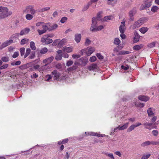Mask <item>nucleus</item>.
I'll return each instance as SVG.
<instances>
[{
    "mask_svg": "<svg viewBox=\"0 0 159 159\" xmlns=\"http://www.w3.org/2000/svg\"><path fill=\"white\" fill-rule=\"evenodd\" d=\"M96 56L99 59L102 60L103 58V57L102 56L100 53H97L96 54Z\"/></svg>",
    "mask_w": 159,
    "mask_h": 159,
    "instance_id": "obj_52",
    "label": "nucleus"
},
{
    "mask_svg": "<svg viewBox=\"0 0 159 159\" xmlns=\"http://www.w3.org/2000/svg\"><path fill=\"white\" fill-rule=\"evenodd\" d=\"M151 143L153 145H159V140L157 141H151Z\"/></svg>",
    "mask_w": 159,
    "mask_h": 159,
    "instance_id": "obj_51",
    "label": "nucleus"
},
{
    "mask_svg": "<svg viewBox=\"0 0 159 159\" xmlns=\"http://www.w3.org/2000/svg\"><path fill=\"white\" fill-rule=\"evenodd\" d=\"M147 112L148 115L149 116H151L152 115H153L154 113L152 111V109L151 108H149L147 110Z\"/></svg>",
    "mask_w": 159,
    "mask_h": 159,
    "instance_id": "obj_31",
    "label": "nucleus"
},
{
    "mask_svg": "<svg viewBox=\"0 0 159 159\" xmlns=\"http://www.w3.org/2000/svg\"><path fill=\"white\" fill-rule=\"evenodd\" d=\"M113 43L116 45H119L120 43V41L118 38H116L115 39Z\"/></svg>",
    "mask_w": 159,
    "mask_h": 159,
    "instance_id": "obj_33",
    "label": "nucleus"
},
{
    "mask_svg": "<svg viewBox=\"0 0 159 159\" xmlns=\"http://www.w3.org/2000/svg\"><path fill=\"white\" fill-rule=\"evenodd\" d=\"M73 63L72 61L71 60L68 61L66 63V66H71Z\"/></svg>",
    "mask_w": 159,
    "mask_h": 159,
    "instance_id": "obj_49",
    "label": "nucleus"
},
{
    "mask_svg": "<svg viewBox=\"0 0 159 159\" xmlns=\"http://www.w3.org/2000/svg\"><path fill=\"white\" fill-rule=\"evenodd\" d=\"M45 78H47L46 80V81H48L52 78V76L50 75H46Z\"/></svg>",
    "mask_w": 159,
    "mask_h": 159,
    "instance_id": "obj_62",
    "label": "nucleus"
},
{
    "mask_svg": "<svg viewBox=\"0 0 159 159\" xmlns=\"http://www.w3.org/2000/svg\"><path fill=\"white\" fill-rule=\"evenodd\" d=\"M41 41L46 44H49L52 43L53 41L52 39L48 38L46 37V36H44L43 38H41Z\"/></svg>",
    "mask_w": 159,
    "mask_h": 159,
    "instance_id": "obj_6",
    "label": "nucleus"
},
{
    "mask_svg": "<svg viewBox=\"0 0 159 159\" xmlns=\"http://www.w3.org/2000/svg\"><path fill=\"white\" fill-rule=\"evenodd\" d=\"M62 58V55L61 54H58L56 56L55 59L59 61L61 60Z\"/></svg>",
    "mask_w": 159,
    "mask_h": 159,
    "instance_id": "obj_47",
    "label": "nucleus"
},
{
    "mask_svg": "<svg viewBox=\"0 0 159 159\" xmlns=\"http://www.w3.org/2000/svg\"><path fill=\"white\" fill-rule=\"evenodd\" d=\"M86 52H87V49H84L80 51V53L81 55L82 56L84 53H85L86 54Z\"/></svg>",
    "mask_w": 159,
    "mask_h": 159,
    "instance_id": "obj_48",
    "label": "nucleus"
},
{
    "mask_svg": "<svg viewBox=\"0 0 159 159\" xmlns=\"http://www.w3.org/2000/svg\"><path fill=\"white\" fill-rule=\"evenodd\" d=\"M138 98L139 100L143 101L146 102L149 100V98L148 97L142 95L139 96Z\"/></svg>",
    "mask_w": 159,
    "mask_h": 159,
    "instance_id": "obj_16",
    "label": "nucleus"
},
{
    "mask_svg": "<svg viewBox=\"0 0 159 159\" xmlns=\"http://www.w3.org/2000/svg\"><path fill=\"white\" fill-rule=\"evenodd\" d=\"M8 11V9L6 7H0V12L1 13H6Z\"/></svg>",
    "mask_w": 159,
    "mask_h": 159,
    "instance_id": "obj_23",
    "label": "nucleus"
},
{
    "mask_svg": "<svg viewBox=\"0 0 159 159\" xmlns=\"http://www.w3.org/2000/svg\"><path fill=\"white\" fill-rule=\"evenodd\" d=\"M53 59L54 57L52 56L43 60V62L44 64H47L50 65V63L52 62Z\"/></svg>",
    "mask_w": 159,
    "mask_h": 159,
    "instance_id": "obj_10",
    "label": "nucleus"
},
{
    "mask_svg": "<svg viewBox=\"0 0 159 159\" xmlns=\"http://www.w3.org/2000/svg\"><path fill=\"white\" fill-rule=\"evenodd\" d=\"M135 128V126L134 125H131L127 129V132H129L132 130H133Z\"/></svg>",
    "mask_w": 159,
    "mask_h": 159,
    "instance_id": "obj_37",
    "label": "nucleus"
},
{
    "mask_svg": "<svg viewBox=\"0 0 159 159\" xmlns=\"http://www.w3.org/2000/svg\"><path fill=\"white\" fill-rule=\"evenodd\" d=\"M50 9V7H46L41 9L39 11L40 12H44L49 10Z\"/></svg>",
    "mask_w": 159,
    "mask_h": 159,
    "instance_id": "obj_40",
    "label": "nucleus"
},
{
    "mask_svg": "<svg viewBox=\"0 0 159 159\" xmlns=\"http://www.w3.org/2000/svg\"><path fill=\"white\" fill-rule=\"evenodd\" d=\"M129 123V122L127 123L124 124L123 125L121 126H120V125L119 130H124V129H126L128 127V125Z\"/></svg>",
    "mask_w": 159,
    "mask_h": 159,
    "instance_id": "obj_26",
    "label": "nucleus"
},
{
    "mask_svg": "<svg viewBox=\"0 0 159 159\" xmlns=\"http://www.w3.org/2000/svg\"><path fill=\"white\" fill-rule=\"evenodd\" d=\"M63 51L67 52H70L73 51V48L70 47H64L63 48Z\"/></svg>",
    "mask_w": 159,
    "mask_h": 159,
    "instance_id": "obj_21",
    "label": "nucleus"
},
{
    "mask_svg": "<svg viewBox=\"0 0 159 159\" xmlns=\"http://www.w3.org/2000/svg\"><path fill=\"white\" fill-rule=\"evenodd\" d=\"M148 30V28L147 27H142L139 30L140 32L143 33H145Z\"/></svg>",
    "mask_w": 159,
    "mask_h": 159,
    "instance_id": "obj_30",
    "label": "nucleus"
},
{
    "mask_svg": "<svg viewBox=\"0 0 159 159\" xmlns=\"http://www.w3.org/2000/svg\"><path fill=\"white\" fill-rule=\"evenodd\" d=\"M67 42L66 39H63L59 42L58 44V47L61 48L63 47V46Z\"/></svg>",
    "mask_w": 159,
    "mask_h": 159,
    "instance_id": "obj_13",
    "label": "nucleus"
},
{
    "mask_svg": "<svg viewBox=\"0 0 159 159\" xmlns=\"http://www.w3.org/2000/svg\"><path fill=\"white\" fill-rule=\"evenodd\" d=\"M88 62V60L85 57H83L78 59L75 60L74 62L75 65L81 67L85 66Z\"/></svg>",
    "mask_w": 159,
    "mask_h": 159,
    "instance_id": "obj_1",
    "label": "nucleus"
},
{
    "mask_svg": "<svg viewBox=\"0 0 159 159\" xmlns=\"http://www.w3.org/2000/svg\"><path fill=\"white\" fill-rule=\"evenodd\" d=\"M134 42H137L139 40L140 36L136 31L134 33Z\"/></svg>",
    "mask_w": 159,
    "mask_h": 159,
    "instance_id": "obj_18",
    "label": "nucleus"
},
{
    "mask_svg": "<svg viewBox=\"0 0 159 159\" xmlns=\"http://www.w3.org/2000/svg\"><path fill=\"white\" fill-rule=\"evenodd\" d=\"M106 155L107 156H108V157H110L112 159H114V157H113V155L112 153H109V154H107L105 153Z\"/></svg>",
    "mask_w": 159,
    "mask_h": 159,
    "instance_id": "obj_64",
    "label": "nucleus"
},
{
    "mask_svg": "<svg viewBox=\"0 0 159 159\" xmlns=\"http://www.w3.org/2000/svg\"><path fill=\"white\" fill-rule=\"evenodd\" d=\"M151 144V141H147L144 142L141 144V146L142 147H145Z\"/></svg>",
    "mask_w": 159,
    "mask_h": 159,
    "instance_id": "obj_27",
    "label": "nucleus"
},
{
    "mask_svg": "<svg viewBox=\"0 0 159 159\" xmlns=\"http://www.w3.org/2000/svg\"><path fill=\"white\" fill-rule=\"evenodd\" d=\"M67 18L66 17H63L61 19L60 22L61 23H64L67 20Z\"/></svg>",
    "mask_w": 159,
    "mask_h": 159,
    "instance_id": "obj_57",
    "label": "nucleus"
},
{
    "mask_svg": "<svg viewBox=\"0 0 159 159\" xmlns=\"http://www.w3.org/2000/svg\"><path fill=\"white\" fill-rule=\"evenodd\" d=\"M49 23H47L45 24L44 23L42 25V28L43 30L46 32L48 30L49 31Z\"/></svg>",
    "mask_w": 159,
    "mask_h": 159,
    "instance_id": "obj_17",
    "label": "nucleus"
},
{
    "mask_svg": "<svg viewBox=\"0 0 159 159\" xmlns=\"http://www.w3.org/2000/svg\"><path fill=\"white\" fill-rule=\"evenodd\" d=\"M96 60V57L95 56H93L91 57L89 59V61L91 62H94Z\"/></svg>",
    "mask_w": 159,
    "mask_h": 159,
    "instance_id": "obj_50",
    "label": "nucleus"
},
{
    "mask_svg": "<svg viewBox=\"0 0 159 159\" xmlns=\"http://www.w3.org/2000/svg\"><path fill=\"white\" fill-rule=\"evenodd\" d=\"M20 50L21 56H23L25 54V48H21Z\"/></svg>",
    "mask_w": 159,
    "mask_h": 159,
    "instance_id": "obj_43",
    "label": "nucleus"
},
{
    "mask_svg": "<svg viewBox=\"0 0 159 159\" xmlns=\"http://www.w3.org/2000/svg\"><path fill=\"white\" fill-rule=\"evenodd\" d=\"M136 12V8L135 7H134L129 11V20L130 21H133L134 20V16Z\"/></svg>",
    "mask_w": 159,
    "mask_h": 159,
    "instance_id": "obj_5",
    "label": "nucleus"
},
{
    "mask_svg": "<svg viewBox=\"0 0 159 159\" xmlns=\"http://www.w3.org/2000/svg\"><path fill=\"white\" fill-rule=\"evenodd\" d=\"M150 154H148L146 155H143L141 158V159H147L150 157Z\"/></svg>",
    "mask_w": 159,
    "mask_h": 159,
    "instance_id": "obj_44",
    "label": "nucleus"
},
{
    "mask_svg": "<svg viewBox=\"0 0 159 159\" xmlns=\"http://www.w3.org/2000/svg\"><path fill=\"white\" fill-rule=\"evenodd\" d=\"M2 61H3L4 62H7L9 60V57L7 56L3 57L1 58V60Z\"/></svg>",
    "mask_w": 159,
    "mask_h": 159,
    "instance_id": "obj_34",
    "label": "nucleus"
},
{
    "mask_svg": "<svg viewBox=\"0 0 159 159\" xmlns=\"http://www.w3.org/2000/svg\"><path fill=\"white\" fill-rule=\"evenodd\" d=\"M121 68L125 70L129 69V67L128 65H126L125 66L122 65L121 66Z\"/></svg>",
    "mask_w": 159,
    "mask_h": 159,
    "instance_id": "obj_58",
    "label": "nucleus"
},
{
    "mask_svg": "<svg viewBox=\"0 0 159 159\" xmlns=\"http://www.w3.org/2000/svg\"><path fill=\"white\" fill-rule=\"evenodd\" d=\"M91 43L90 40L88 38H86L85 42V44L86 46H88Z\"/></svg>",
    "mask_w": 159,
    "mask_h": 159,
    "instance_id": "obj_45",
    "label": "nucleus"
},
{
    "mask_svg": "<svg viewBox=\"0 0 159 159\" xmlns=\"http://www.w3.org/2000/svg\"><path fill=\"white\" fill-rule=\"evenodd\" d=\"M19 55V53L18 52H14L12 55V57L13 58H16Z\"/></svg>",
    "mask_w": 159,
    "mask_h": 159,
    "instance_id": "obj_61",
    "label": "nucleus"
},
{
    "mask_svg": "<svg viewBox=\"0 0 159 159\" xmlns=\"http://www.w3.org/2000/svg\"><path fill=\"white\" fill-rule=\"evenodd\" d=\"M80 57V55H76V54H73L72 55V57L74 59L78 58Z\"/></svg>",
    "mask_w": 159,
    "mask_h": 159,
    "instance_id": "obj_55",
    "label": "nucleus"
},
{
    "mask_svg": "<svg viewBox=\"0 0 159 159\" xmlns=\"http://www.w3.org/2000/svg\"><path fill=\"white\" fill-rule=\"evenodd\" d=\"M144 23V20L142 19H139L136 21L133 25L132 28L135 29L139 27Z\"/></svg>",
    "mask_w": 159,
    "mask_h": 159,
    "instance_id": "obj_4",
    "label": "nucleus"
},
{
    "mask_svg": "<svg viewBox=\"0 0 159 159\" xmlns=\"http://www.w3.org/2000/svg\"><path fill=\"white\" fill-rule=\"evenodd\" d=\"M34 6L33 5H29L27 7L25 11V12L27 13H30L34 15L36 12V11L34 9Z\"/></svg>",
    "mask_w": 159,
    "mask_h": 159,
    "instance_id": "obj_3",
    "label": "nucleus"
},
{
    "mask_svg": "<svg viewBox=\"0 0 159 159\" xmlns=\"http://www.w3.org/2000/svg\"><path fill=\"white\" fill-rule=\"evenodd\" d=\"M13 42V41L11 39L3 43L2 45L0 46V49H2L3 48L10 45L11 43H12Z\"/></svg>",
    "mask_w": 159,
    "mask_h": 159,
    "instance_id": "obj_8",
    "label": "nucleus"
},
{
    "mask_svg": "<svg viewBox=\"0 0 159 159\" xmlns=\"http://www.w3.org/2000/svg\"><path fill=\"white\" fill-rule=\"evenodd\" d=\"M81 35L80 34H76L75 35V40L78 43H79L81 40Z\"/></svg>",
    "mask_w": 159,
    "mask_h": 159,
    "instance_id": "obj_14",
    "label": "nucleus"
},
{
    "mask_svg": "<svg viewBox=\"0 0 159 159\" xmlns=\"http://www.w3.org/2000/svg\"><path fill=\"white\" fill-rule=\"evenodd\" d=\"M31 52V49L29 48L26 49V53L24 56V58H26L30 54Z\"/></svg>",
    "mask_w": 159,
    "mask_h": 159,
    "instance_id": "obj_36",
    "label": "nucleus"
},
{
    "mask_svg": "<svg viewBox=\"0 0 159 159\" xmlns=\"http://www.w3.org/2000/svg\"><path fill=\"white\" fill-rule=\"evenodd\" d=\"M49 31L55 30L58 27V25L56 24H51L49 23Z\"/></svg>",
    "mask_w": 159,
    "mask_h": 159,
    "instance_id": "obj_11",
    "label": "nucleus"
},
{
    "mask_svg": "<svg viewBox=\"0 0 159 159\" xmlns=\"http://www.w3.org/2000/svg\"><path fill=\"white\" fill-rule=\"evenodd\" d=\"M7 17L5 13H0V19H4Z\"/></svg>",
    "mask_w": 159,
    "mask_h": 159,
    "instance_id": "obj_41",
    "label": "nucleus"
},
{
    "mask_svg": "<svg viewBox=\"0 0 159 159\" xmlns=\"http://www.w3.org/2000/svg\"><path fill=\"white\" fill-rule=\"evenodd\" d=\"M155 45V42H153L152 43H151L148 44V47L150 48H152L153 47H154Z\"/></svg>",
    "mask_w": 159,
    "mask_h": 159,
    "instance_id": "obj_53",
    "label": "nucleus"
},
{
    "mask_svg": "<svg viewBox=\"0 0 159 159\" xmlns=\"http://www.w3.org/2000/svg\"><path fill=\"white\" fill-rule=\"evenodd\" d=\"M35 57V52L33 51L31 52L30 56L29 58L31 59H34Z\"/></svg>",
    "mask_w": 159,
    "mask_h": 159,
    "instance_id": "obj_46",
    "label": "nucleus"
},
{
    "mask_svg": "<svg viewBox=\"0 0 159 159\" xmlns=\"http://www.w3.org/2000/svg\"><path fill=\"white\" fill-rule=\"evenodd\" d=\"M97 68V65L96 64H92L89 66L88 69L90 70H94Z\"/></svg>",
    "mask_w": 159,
    "mask_h": 159,
    "instance_id": "obj_19",
    "label": "nucleus"
},
{
    "mask_svg": "<svg viewBox=\"0 0 159 159\" xmlns=\"http://www.w3.org/2000/svg\"><path fill=\"white\" fill-rule=\"evenodd\" d=\"M86 49L87 50H88V51L86 52V55L88 56H89L95 50L94 48L91 47H88Z\"/></svg>",
    "mask_w": 159,
    "mask_h": 159,
    "instance_id": "obj_12",
    "label": "nucleus"
},
{
    "mask_svg": "<svg viewBox=\"0 0 159 159\" xmlns=\"http://www.w3.org/2000/svg\"><path fill=\"white\" fill-rule=\"evenodd\" d=\"M125 25H121L119 27V30L121 33H124L125 29Z\"/></svg>",
    "mask_w": 159,
    "mask_h": 159,
    "instance_id": "obj_24",
    "label": "nucleus"
},
{
    "mask_svg": "<svg viewBox=\"0 0 159 159\" xmlns=\"http://www.w3.org/2000/svg\"><path fill=\"white\" fill-rule=\"evenodd\" d=\"M44 65L41 66L39 69L38 70L39 72H42L43 71L46 70L47 69H49L51 68V66L50 65L45 64Z\"/></svg>",
    "mask_w": 159,
    "mask_h": 159,
    "instance_id": "obj_7",
    "label": "nucleus"
},
{
    "mask_svg": "<svg viewBox=\"0 0 159 159\" xmlns=\"http://www.w3.org/2000/svg\"><path fill=\"white\" fill-rule=\"evenodd\" d=\"M89 7L87 5H84L83 7L82 11H84L87 10L89 8Z\"/></svg>",
    "mask_w": 159,
    "mask_h": 159,
    "instance_id": "obj_59",
    "label": "nucleus"
},
{
    "mask_svg": "<svg viewBox=\"0 0 159 159\" xmlns=\"http://www.w3.org/2000/svg\"><path fill=\"white\" fill-rule=\"evenodd\" d=\"M78 66L75 65V66H73L72 67L67 68V70L69 72H72L76 70Z\"/></svg>",
    "mask_w": 159,
    "mask_h": 159,
    "instance_id": "obj_25",
    "label": "nucleus"
},
{
    "mask_svg": "<svg viewBox=\"0 0 159 159\" xmlns=\"http://www.w3.org/2000/svg\"><path fill=\"white\" fill-rule=\"evenodd\" d=\"M20 35V34H19L18 33L14 34L12 35V39L17 38L18 37H19Z\"/></svg>",
    "mask_w": 159,
    "mask_h": 159,
    "instance_id": "obj_56",
    "label": "nucleus"
},
{
    "mask_svg": "<svg viewBox=\"0 0 159 159\" xmlns=\"http://www.w3.org/2000/svg\"><path fill=\"white\" fill-rule=\"evenodd\" d=\"M159 7L156 6L152 7L151 9V11L153 12H155L157 11L159 9Z\"/></svg>",
    "mask_w": 159,
    "mask_h": 159,
    "instance_id": "obj_35",
    "label": "nucleus"
},
{
    "mask_svg": "<svg viewBox=\"0 0 159 159\" xmlns=\"http://www.w3.org/2000/svg\"><path fill=\"white\" fill-rule=\"evenodd\" d=\"M113 18V16L111 15L106 16L104 17L102 21L103 22L107 21L108 20H112Z\"/></svg>",
    "mask_w": 159,
    "mask_h": 159,
    "instance_id": "obj_22",
    "label": "nucleus"
},
{
    "mask_svg": "<svg viewBox=\"0 0 159 159\" xmlns=\"http://www.w3.org/2000/svg\"><path fill=\"white\" fill-rule=\"evenodd\" d=\"M151 5L152 4L151 2L147 3L145 4L144 6H143V7H144L143 9H145L149 7H150L151 6Z\"/></svg>",
    "mask_w": 159,
    "mask_h": 159,
    "instance_id": "obj_42",
    "label": "nucleus"
},
{
    "mask_svg": "<svg viewBox=\"0 0 159 159\" xmlns=\"http://www.w3.org/2000/svg\"><path fill=\"white\" fill-rule=\"evenodd\" d=\"M98 19L96 17H93L92 18V23L90 30L92 32H94V30L97 26V20Z\"/></svg>",
    "mask_w": 159,
    "mask_h": 159,
    "instance_id": "obj_2",
    "label": "nucleus"
},
{
    "mask_svg": "<svg viewBox=\"0 0 159 159\" xmlns=\"http://www.w3.org/2000/svg\"><path fill=\"white\" fill-rule=\"evenodd\" d=\"M143 46V45L142 44L135 45L133 47V49L135 50H138L142 48Z\"/></svg>",
    "mask_w": 159,
    "mask_h": 159,
    "instance_id": "obj_29",
    "label": "nucleus"
},
{
    "mask_svg": "<svg viewBox=\"0 0 159 159\" xmlns=\"http://www.w3.org/2000/svg\"><path fill=\"white\" fill-rule=\"evenodd\" d=\"M32 15V14H27L25 16V17L26 19L28 20H31L33 18V16Z\"/></svg>",
    "mask_w": 159,
    "mask_h": 159,
    "instance_id": "obj_38",
    "label": "nucleus"
},
{
    "mask_svg": "<svg viewBox=\"0 0 159 159\" xmlns=\"http://www.w3.org/2000/svg\"><path fill=\"white\" fill-rule=\"evenodd\" d=\"M52 74L54 77L55 80H58L59 77L61 76L60 73L56 70H54L52 72Z\"/></svg>",
    "mask_w": 159,
    "mask_h": 159,
    "instance_id": "obj_9",
    "label": "nucleus"
},
{
    "mask_svg": "<svg viewBox=\"0 0 159 159\" xmlns=\"http://www.w3.org/2000/svg\"><path fill=\"white\" fill-rule=\"evenodd\" d=\"M37 31L39 35H41L43 34L44 33H46V32L43 30H38Z\"/></svg>",
    "mask_w": 159,
    "mask_h": 159,
    "instance_id": "obj_54",
    "label": "nucleus"
},
{
    "mask_svg": "<svg viewBox=\"0 0 159 159\" xmlns=\"http://www.w3.org/2000/svg\"><path fill=\"white\" fill-rule=\"evenodd\" d=\"M152 134L155 136H157L158 134V131L157 130H153L152 131Z\"/></svg>",
    "mask_w": 159,
    "mask_h": 159,
    "instance_id": "obj_60",
    "label": "nucleus"
},
{
    "mask_svg": "<svg viewBox=\"0 0 159 159\" xmlns=\"http://www.w3.org/2000/svg\"><path fill=\"white\" fill-rule=\"evenodd\" d=\"M29 41V39L26 38H25L22 39L20 41V44L21 45H24L25 44H26L28 43Z\"/></svg>",
    "mask_w": 159,
    "mask_h": 159,
    "instance_id": "obj_28",
    "label": "nucleus"
},
{
    "mask_svg": "<svg viewBox=\"0 0 159 159\" xmlns=\"http://www.w3.org/2000/svg\"><path fill=\"white\" fill-rule=\"evenodd\" d=\"M104 27L102 25H100L98 26H97V27H96L95 30H94V32H96L99 30H101Z\"/></svg>",
    "mask_w": 159,
    "mask_h": 159,
    "instance_id": "obj_39",
    "label": "nucleus"
},
{
    "mask_svg": "<svg viewBox=\"0 0 159 159\" xmlns=\"http://www.w3.org/2000/svg\"><path fill=\"white\" fill-rule=\"evenodd\" d=\"M48 51V49L46 48H43L40 50H39L38 52V54H45Z\"/></svg>",
    "mask_w": 159,
    "mask_h": 159,
    "instance_id": "obj_20",
    "label": "nucleus"
},
{
    "mask_svg": "<svg viewBox=\"0 0 159 159\" xmlns=\"http://www.w3.org/2000/svg\"><path fill=\"white\" fill-rule=\"evenodd\" d=\"M59 43V40L58 39H57L55 40L52 43V45L54 46H56L57 45V43Z\"/></svg>",
    "mask_w": 159,
    "mask_h": 159,
    "instance_id": "obj_63",
    "label": "nucleus"
},
{
    "mask_svg": "<svg viewBox=\"0 0 159 159\" xmlns=\"http://www.w3.org/2000/svg\"><path fill=\"white\" fill-rule=\"evenodd\" d=\"M30 47L31 49L33 50H34L36 49V47L35 45V43L31 41L30 44Z\"/></svg>",
    "mask_w": 159,
    "mask_h": 159,
    "instance_id": "obj_32",
    "label": "nucleus"
},
{
    "mask_svg": "<svg viewBox=\"0 0 159 159\" xmlns=\"http://www.w3.org/2000/svg\"><path fill=\"white\" fill-rule=\"evenodd\" d=\"M30 31V29L28 28H26L22 30L20 33V35H23L28 34Z\"/></svg>",
    "mask_w": 159,
    "mask_h": 159,
    "instance_id": "obj_15",
    "label": "nucleus"
}]
</instances>
